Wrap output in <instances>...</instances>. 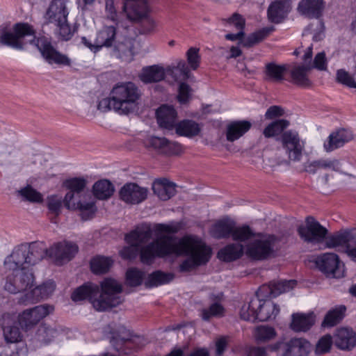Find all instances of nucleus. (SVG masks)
Instances as JSON below:
<instances>
[{"label":"nucleus","instance_id":"nucleus-42","mask_svg":"<svg viewBox=\"0 0 356 356\" xmlns=\"http://www.w3.org/2000/svg\"><path fill=\"white\" fill-rule=\"evenodd\" d=\"M290 122L285 119L277 120L272 122L263 131V134L266 138H273L282 134L284 131L289 126Z\"/></svg>","mask_w":356,"mask_h":356},{"label":"nucleus","instance_id":"nucleus-38","mask_svg":"<svg viewBox=\"0 0 356 356\" xmlns=\"http://www.w3.org/2000/svg\"><path fill=\"white\" fill-rule=\"evenodd\" d=\"M175 129L178 135L188 138L197 136L201 131L200 124L191 120H184L179 122L176 124Z\"/></svg>","mask_w":356,"mask_h":356},{"label":"nucleus","instance_id":"nucleus-16","mask_svg":"<svg viewBox=\"0 0 356 356\" xmlns=\"http://www.w3.org/2000/svg\"><path fill=\"white\" fill-rule=\"evenodd\" d=\"M18 321L15 314L4 313L0 318V326L3 336L7 343H17L23 340V334L17 325Z\"/></svg>","mask_w":356,"mask_h":356},{"label":"nucleus","instance_id":"nucleus-12","mask_svg":"<svg viewBox=\"0 0 356 356\" xmlns=\"http://www.w3.org/2000/svg\"><path fill=\"white\" fill-rule=\"evenodd\" d=\"M84 198L83 195L67 193L63 199V202L67 209L79 210L81 218L83 220H88L93 218L97 211V207L93 201L86 202L83 200Z\"/></svg>","mask_w":356,"mask_h":356},{"label":"nucleus","instance_id":"nucleus-3","mask_svg":"<svg viewBox=\"0 0 356 356\" xmlns=\"http://www.w3.org/2000/svg\"><path fill=\"white\" fill-rule=\"evenodd\" d=\"M101 292L98 285L87 283L78 287L72 294L73 301L88 299L95 310L104 312L116 307L123 301L122 288L115 280L106 278L101 282Z\"/></svg>","mask_w":356,"mask_h":356},{"label":"nucleus","instance_id":"nucleus-23","mask_svg":"<svg viewBox=\"0 0 356 356\" xmlns=\"http://www.w3.org/2000/svg\"><path fill=\"white\" fill-rule=\"evenodd\" d=\"M145 145L165 154H175L180 150L179 143L170 141L165 138L151 136L146 140Z\"/></svg>","mask_w":356,"mask_h":356},{"label":"nucleus","instance_id":"nucleus-34","mask_svg":"<svg viewBox=\"0 0 356 356\" xmlns=\"http://www.w3.org/2000/svg\"><path fill=\"white\" fill-rule=\"evenodd\" d=\"M165 76L163 67L159 65H152L144 67L140 74V79L145 83L159 82L164 79Z\"/></svg>","mask_w":356,"mask_h":356},{"label":"nucleus","instance_id":"nucleus-17","mask_svg":"<svg viewBox=\"0 0 356 356\" xmlns=\"http://www.w3.org/2000/svg\"><path fill=\"white\" fill-rule=\"evenodd\" d=\"M316 266L327 277L339 278L343 275L339 256L332 252H326L316 258Z\"/></svg>","mask_w":356,"mask_h":356},{"label":"nucleus","instance_id":"nucleus-60","mask_svg":"<svg viewBox=\"0 0 356 356\" xmlns=\"http://www.w3.org/2000/svg\"><path fill=\"white\" fill-rule=\"evenodd\" d=\"M15 147L10 144H3L0 149V165H11L12 156Z\"/></svg>","mask_w":356,"mask_h":356},{"label":"nucleus","instance_id":"nucleus-6","mask_svg":"<svg viewBox=\"0 0 356 356\" xmlns=\"http://www.w3.org/2000/svg\"><path fill=\"white\" fill-rule=\"evenodd\" d=\"M280 242V238L275 235H264L249 243L245 253L252 260H266L275 254Z\"/></svg>","mask_w":356,"mask_h":356},{"label":"nucleus","instance_id":"nucleus-55","mask_svg":"<svg viewBox=\"0 0 356 356\" xmlns=\"http://www.w3.org/2000/svg\"><path fill=\"white\" fill-rule=\"evenodd\" d=\"M56 333V331L54 328L49 327L45 325H42L38 328L36 334L38 341L48 343L55 337Z\"/></svg>","mask_w":356,"mask_h":356},{"label":"nucleus","instance_id":"nucleus-29","mask_svg":"<svg viewBox=\"0 0 356 356\" xmlns=\"http://www.w3.org/2000/svg\"><path fill=\"white\" fill-rule=\"evenodd\" d=\"M152 236L150 225L143 224L138 226L134 230L125 236V240L129 244H136L140 246L149 241Z\"/></svg>","mask_w":356,"mask_h":356},{"label":"nucleus","instance_id":"nucleus-52","mask_svg":"<svg viewBox=\"0 0 356 356\" xmlns=\"http://www.w3.org/2000/svg\"><path fill=\"white\" fill-rule=\"evenodd\" d=\"M276 335L275 329L267 325H260L255 328L254 336L259 342H266L273 339Z\"/></svg>","mask_w":356,"mask_h":356},{"label":"nucleus","instance_id":"nucleus-28","mask_svg":"<svg viewBox=\"0 0 356 356\" xmlns=\"http://www.w3.org/2000/svg\"><path fill=\"white\" fill-rule=\"evenodd\" d=\"M69 0H51L46 13L47 22H56L67 18L69 11L67 4Z\"/></svg>","mask_w":356,"mask_h":356},{"label":"nucleus","instance_id":"nucleus-64","mask_svg":"<svg viewBox=\"0 0 356 356\" xmlns=\"http://www.w3.org/2000/svg\"><path fill=\"white\" fill-rule=\"evenodd\" d=\"M317 161L319 170L325 169L339 171L340 169V162L337 159H319Z\"/></svg>","mask_w":356,"mask_h":356},{"label":"nucleus","instance_id":"nucleus-11","mask_svg":"<svg viewBox=\"0 0 356 356\" xmlns=\"http://www.w3.org/2000/svg\"><path fill=\"white\" fill-rule=\"evenodd\" d=\"M54 309L50 305H41L19 313L17 321L22 329L25 332L31 330L44 317L50 314Z\"/></svg>","mask_w":356,"mask_h":356},{"label":"nucleus","instance_id":"nucleus-63","mask_svg":"<svg viewBox=\"0 0 356 356\" xmlns=\"http://www.w3.org/2000/svg\"><path fill=\"white\" fill-rule=\"evenodd\" d=\"M227 24L234 26V27L239 30L243 31L245 26V19L243 17L238 13H234L230 17L223 19Z\"/></svg>","mask_w":356,"mask_h":356},{"label":"nucleus","instance_id":"nucleus-1","mask_svg":"<svg viewBox=\"0 0 356 356\" xmlns=\"http://www.w3.org/2000/svg\"><path fill=\"white\" fill-rule=\"evenodd\" d=\"M181 229L179 222L158 224L155 226L157 238L143 246L140 250V261L150 264L156 257L170 255L187 256L179 266L180 271L188 272L195 267L206 264L211 256V249L202 240L193 236H185L178 240L163 234H175Z\"/></svg>","mask_w":356,"mask_h":356},{"label":"nucleus","instance_id":"nucleus-9","mask_svg":"<svg viewBox=\"0 0 356 356\" xmlns=\"http://www.w3.org/2000/svg\"><path fill=\"white\" fill-rule=\"evenodd\" d=\"M277 140L280 143L288 155V160H282L277 163L278 165L289 164L290 161L297 162L301 160L305 149V144L301 140L297 131L293 130L285 131Z\"/></svg>","mask_w":356,"mask_h":356},{"label":"nucleus","instance_id":"nucleus-19","mask_svg":"<svg viewBox=\"0 0 356 356\" xmlns=\"http://www.w3.org/2000/svg\"><path fill=\"white\" fill-rule=\"evenodd\" d=\"M56 285L54 282L49 281L39 285L30 292L22 296L18 302L22 305H28L35 303L41 300L49 297L55 290Z\"/></svg>","mask_w":356,"mask_h":356},{"label":"nucleus","instance_id":"nucleus-30","mask_svg":"<svg viewBox=\"0 0 356 356\" xmlns=\"http://www.w3.org/2000/svg\"><path fill=\"white\" fill-rule=\"evenodd\" d=\"M296 284V281L293 280L271 282L268 286H263L259 292L265 293L271 298H275L282 293L289 291Z\"/></svg>","mask_w":356,"mask_h":356},{"label":"nucleus","instance_id":"nucleus-53","mask_svg":"<svg viewBox=\"0 0 356 356\" xmlns=\"http://www.w3.org/2000/svg\"><path fill=\"white\" fill-rule=\"evenodd\" d=\"M63 204V199L61 196L52 195L47 197V207L49 212L55 216L60 214Z\"/></svg>","mask_w":356,"mask_h":356},{"label":"nucleus","instance_id":"nucleus-31","mask_svg":"<svg viewBox=\"0 0 356 356\" xmlns=\"http://www.w3.org/2000/svg\"><path fill=\"white\" fill-rule=\"evenodd\" d=\"M156 117L160 127L171 129L175 125L177 112L171 106L162 105L156 111Z\"/></svg>","mask_w":356,"mask_h":356},{"label":"nucleus","instance_id":"nucleus-51","mask_svg":"<svg viewBox=\"0 0 356 356\" xmlns=\"http://www.w3.org/2000/svg\"><path fill=\"white\" fill-rule=\"evenodd\" d=\"M87 184V179L83 177L71 178L65 180L64 182L65 186L70 190L68 193H74L77 195H83L81 193Z\"/></svg>","mask_w":356,"mask_h":356},{"label":"nucleus","instance_id":"nucleus-7","mask_svg":"<svg viewBox=\"0 0 356 356\" xmlns=\"http://www.w3.org/2000/svg\"><path fill=\"white\" fill-rule=\"evenodd\" d=\"M122 11L127 19L132 22H143L146 31H151L156 26L154 19L150 16V8L147 0H124Z\"/></svg>","mask_w":356,"mask_h":356},{"label":"nucleus","instance_id":"nucleus-44","mask_svg":"<svg viewBox=\"0 0 356 356\" xmlns=\"http://www.w3.org/2000/svg\"><path fill=\"white\" fill-rule=\"evenodd\" d=\"M168 71L175 81H186L191 77V72L186 62L180 60L176 65L170 66Z\"/></svg>","mask_w":356,"mask_h":356},{"label":"nucleus","instance_id":"nucleus-50","mask_svg":"<svg viewBox=\"0 0 356 356\" xmlns=\"http://www.w3.org/2000/svg\"><path fill=\"white\" fill-rule=\"evenodd\" d=\"M17 194L22 197L23 200L32 203H41L43 201V195L30 185L17 191Z\"/></svg>","mask_w":356,"mask_h":356},{"label":"nucleus","instance_id":"nucleus-20","mask_svg":"<svg viewBox=\"0 0 356 356\" xmlns=\"http://www.w3.org/2000/svg\"><path fill=\"white\" fill-rule=\"evenodd\" d=\"M252 307L257 308V320L266 321L275 319L280 312V307L270 300L252 298Z\"/></svg>","mask_w":356,"mask_h":356},{"label":"nucleus","instance_id":"nucleus-33","mask_svg":"<svg viewBox=\"0 0 356 356\" xmlns=\"http://www.w3.org/2000/svg\"><path fill=\"white\" fill-rule=\"evenodd\" d=\"M245 250L241 243H230L220 249L218 257L224 261L229 262L242 257Z\"/></svg>","mask_w":356,"mask_h":356},{"label":"nucleus","instance_id":"nucleus-62","mask_svg":"<svg viewBox=\"0 0 356 356\" xmlns=\"http://www.w3.org/2000/svg\"><path fill=\"white\" fill-rule=\"evenodd\" d=\"M327 64V60L326 58L325 53L324 51H321L315 56L313 62L309 63L308 65H310L312 69L316 68L320 71H326Z\"/></svg>","mask_w":356,"mask_h":356},{"label":"nucleus","instance_id":"nucleus-61","mask_svg":"<svg viewBox=\"0 0 356 356\" xmlns=\"http://www.w3.org/2000/svg\"><path fill=\"white\" fill-rule=\"evenodd\" d=\"M199 49L191 47L186 52L187 61L191 68L195 70L198 68L200 62Z\"/></svg>","mask_w":356,"mask_h":356},{"label":"nucleus","instance_id":"nucleus-27","mask_svg":"<svg viewBox=\"0 0 356 356\" xmlns=\"http://www.w3.org/2000/svg\"><path fill=\"white\" fill-rule=\"evenodd\" d=\"M323 0H301L298 4L299 13L308 18H319L324 10Z\"/></svg>","mask_w":356,"mask_h":356},{"label":"nucleus","instance_id":"nucleus-21","mask_svg":"<svg viewBox=\"0 0 356 356\" xmlns=\"http://www.w3.org/2000/svg\"><path fill=\"white\" fill-rule=\"evenodd\" d=\"M291 10L290 0H275L268 8V18L271 22L279 24L284 21Z\"/></svg>","mask_w":356,"mask_h":356},{"label":"nucleus","instance_id":"nucleus-10","mask_svg":"<svg viewBox=\"0 0 356 356\" xmlns=\"http://www.w3.org/2000/svg\"><path fill=\"white\" fill-rule=\"evenodd\" d=\"M8 270L10 273L6 277L4 289L10 293L16 294L33 286L35 277L31 269L17 268Z\"/></svg>","mask_w":356,"mask_h":356},{"label":"nucleus","instance_id":"nucleus-39","mask_svg":"<svg viewBox=\"0 0 356 356\" xmlns=\"http://www.w3.org/2000/svg\"><path fill=\"white\" fill-rule=\"evenodd\" d=\"M115 188L113 184L107 179H102L95 183L92 187L94 196L99 200H107L110 198Z\"/></svg>","mask_w":356,"mask_h":356},{"label":"nucleus","instance_id":"nucleus-56","mask_svg":"<svg viewBox=\"0 0 356 356\" xmlns=\"http://www.w3.org/2000/svg\"><path fill=\"white\" fill-rule=\"evenodd\" d=\"M334 343V339L330 334L322 337L316 345L315 352L318 355L328 353Z\"/></svg>","mask_w":356,"mask_h":356},{"label":"nucleus","instance_id":"nucleus-59","mask_svg":"<svg viewBox=\"0 0 356 356\" xmlns=\"http://www.w3.org/2000/svg\"><path fill=\"white\" fill-rule=\"evenodd\" d=\"M336 80L349 88H356V81L354 78L345 70L340 69L337 71Z\"/></svg>","mask_w":356,"mask_h":356},{"label":"nucleus","instance_id":"nucleus-49","mask_svg":"<svg viewBox=\"0 0 356 356\" xmlns=\"http://www.w3.org/2000/svg\"><path fill=\"white\" fill-rule=\"evenodd\" d=\"M56 20V22H49V24H53L56 26V33L62 40L67 41L72 38L74 35V31L70 27L67 22V18L62 19L60 22Z\"/></svg>","mask_w":356,"mask_h":356},{"label":"nucleus","instance_id":"nucleus-40","mask_svg":"<svg viewBox=\"0 0 356 356\" xmlns=\"http://www.w3.org/2000/svg\"><path fill=\"white\" fill-rule=\"evenodd\" d=\"M287 68L284 65H277L275 63L266 64L264 73L266 79L273 82H281L284 80Z\"/></svg>","mask_w":356,"mask_h":356},{"label":"nucleus","instance_id":"nucleus-4","mask_svg":"<svg viewBox=\"0 0 356 356\" xmlns=\"http://www.w3.org/2000/svg\"><path fill=\"white\" fill-rule=\"evenodd\" d=\"M141 95L135 83H123L113 88L109 97L100 100L97 108L102 112L113 109L120 114H129L137 108Z\"/></svg>","mask_w":356,"mask_h":356},{"label":"nucleus","instance_id":"nucleus-35","mask_svg":"<svg viewBox=\"0 0 356 356\" xmlns=\"http://www.w3.org/2000/svg\"><path fill=\"white\" fill-rule=\"evenodd\" d=\"M116 29L113 26H104L100 30L95 40V50H100L103 47H111L115 38Z\"/></svg>","mask_w":356,"mask_h":356},{"label":"nucleus","instance_id":"nucleus-26","mask_svg":"<svg viewBox=\"0 0 356 356\" xmlns=\"http://www.w3.org/2000/svg\"><path fill=\"white\" fill-rule=\"evenodd\" d=\"M311 70L312 67L310 65H294L290 72L291 82L301 88H312L313 83L309 78V73Z\"/></svg>","mask_w":356,"mask_h":356},{"label":"nucleus","instance_id":"nucleus-32","mask_svg":"<svg viewBox=\"0 0 356 356\" xmlns=\"http://www.w3.org/2000/svg\"><path fill=\"white\" fill-rule=\"evenodd\" d=\"M176 185L167 179L156 180L152 186V189L158 197L163 201L168 200L176 193Z\"/></svg>","mask_w":356,"mask_h":356},{"label":"nucleus","instance_id":"nucleus-58","mask_svg":"<svg viewBox=\"0 0 356 356\" xmlns=\"http://www.w3.org/2000/svg\"><path fill=\"white\" fill-rule=\"evenodd\" d=\"M143 273L136 268L127 270L126 273L127 283L131 286H137L141 284L143 279Z\"/></svg>","mask_w":356,"mask_h":356},{"label":"nucleus","instance_id":"nucleus-15","mask_svg":"<svg viewBox=\"0 0 356 356\" xmlns=\"http://www.w3.org/2000/svg\"><path fill=\"white\" fill-rule=\"evenodd\" d=\"M274 348L282 356H308L311 351V343L303 338H293L286 342H280Z\"/></svg>","mask_w":356,"mask_h":356},{"label":"nucleus","instance_id":"nucleus-48","mask_svg":"<svg viewBox=\"0 0 356 356\" xmlns=\"http://www.w3.org/2000/svg\"><path fill=\"white\" fill-rule=\"evenodd\" d=\"M273 31L274 28L271 26L266 27L255 31L248 35L243 41H242V44L246 47H252L253 45L262 41Z\"/></svg>","mask_w":356,"mask_h":356},{"label":"nucleus","instance_id":"nucleus-8","mask_svg":"<svg viewBox=\"0 0 356 356\" xmlns=\"http://www.w3.org/2000/svg\"><path fill=\"white\" fill-rule=\"evenodd\" d=\"M325 245L330 249L341 248L350 260L356 262V228L341 229L327 237Z\"/></svg>","mask_w":356,"mask_h":356},{"label":"nucleus","instance_id":"nucleus-13","mask_svg":"<svg viewBox=\"0 0 356 356\" xmlns=\"http://www.w3.org/2000/svg\"><path fill=\"white\" fill-rule=\"evenodd\" d=\"M305 222V225H300L298 228V233L304 241L318 243L325 238L328 233L327 229L314 218L312 216L307 217Z\"/></svg>","mask_w":356,"mask_h":356},{"label":"nucleus","instance_id":"nucleus-25","mask_svg":"<svg viewBox=\"0 0 356 356\" xmlns=\"http://www.w3.org/2000/svg\"><path fill=\"white\" fill-rule=\"evenodd\" d=\"M252 127L248 120H234L226 126L225 136L229 142H234L243 136Z\"/></svg>","mask_w":356,"mask_h":356},{"label":"nucleus","instance_id":"nucleus-24","mask_svg":"<svg viewBox=\"0 0 356 356\" xmlns=\"http://www.w3.org/2000/svg\"><path fill=\"white\" fill-rule=\"evenodd\" d=\"M353 139V134L350 131L341 129L329 136L327 140L324 143V148L327 152H330L343 146Z\"/></svg>","mask_w":356,"mask_h":356},{"label":"nucleus","instance_id":"nucleus-37","mask_svg":"<svg viewBox=\"0 0 356 356\" xmlns=\"http://www.w3.org/2000/svg\"><path fill=\"white\" fill-rule=\"evenodd\" d=\"M346 312L345 305H337L330 309L322 322L324 327H331L339 323L344 318Z\"/></svg>","mask_w":356,"mask_h":356},{"label":"nucleus","instance_id":"nucleus-46","mask_svg":"<svg viewBox=\"0 0 356 356\" xmlns=\"http://www.w3.org/2000/svg\"><path fill=\"white\" fill-rule=\"evenodd\" d=\"M313 325L311 316L302 314H293L291 328L296 332H305Z\"/></svg>","mask_w":356,"mask_h":356},{"label":"nucleus","instance_id":"nucleus-18","mask_svg":"<svg viewBox=\"0 0 356 356\" xmlns=\"http://www.w3.org/2000/svg\"><path fill=\"white\" fill-rule=\"evenodd\" d=\"M147 188L135 183H128L120 188L119 196L120 200L127 204H137L147 198Z\"/></svg>","mask_w":356,"mask_h":356},{"label":"nucleus","instance_id":"nucleus-2","mask_svg":"<svg viewBox=\"0 0 356 356\" xmlns=\"http://www.w3.org/2000/svg\"><path fill=\"white\" fill-rule=\"evenodd\" d=\"M0 42L17 50H23L27 43L35 45L44 60L49 64L70 65V58L58 52L49 40L44 37L36 38L33 26L28 23H17L13 31H5L0 35Z\"/></svg>","mask_w":356,"mask_h":356},{"label":"nucleus","instance_id":"nucleus-45","mask_svg":"<svg viewBox=\"0 0 356 356\" xmlns=\"http://www.w3.org/2000/svg\"><path fill=\"white\" fill-rule=\"evenodd\" d=\"M174 275L172 273L156 270L149 275L145 282V286L147 287H154L165 284L172 281Z\"/></svg>","mask_w":356,"mask_h":356},{"label":"nucleus","instance_id":"nucleus-47","mask_svg":"<svg viewBox=\"0 0 356 356\" xmlns=\"http://www.w3.org/2000/svg\"><path fill=\"white\" fill-rule=\"evenodd\" d=\"M113 54L116 57L125 61H130L133 57L132 44L130 40L118 42L113 48Z\"/></svg>","mask_w":356,"mask_h":356},{"label":"nucleus","instance_id":"nucleus-5","mask_svg":"<svg viewBox=\"0 0 356 356\" xmlns=\"http://www.w3.org/2000/svg\"><path fill=\"white\" fill-rule=\"evenodd\" d=\"M46 245L42 241L22 243L14 248L3 261L6 270L30 269L45 258Z\"/></svg>","mask_w":356,"mask_h":356},{"label":"nucleus","instance_id":"nucleus-41","mask_svg":"<svg viewBox=\"0 0 356 356\" xmlns=\"http://www.w3.org/2000/svg\"><path fill=\"white\" fill-rule=\"evenodd\" d=\"M113 264L110 257L97 256L90 261L91 270L97 275L106 273Z\"/></svg>","mask_w":356,"mask_h":356},{"label":"nucleus","instance_id":"nucleus-54","mask_svg":"<svg viewBox=\"0 0 356 356\" xmlns=\"http://www.w3.org/2000/svg\"><path fill=\"white\" fill-rule=\"evenodd\" d=\"M224 307L218 302L212 304L208 309H204L202 312V317L204 321L209 320L213 316H222L224 314Z\"/></svg>","mask_w":356,"mask_h":356},{"label":"nucleus","instance_id":"nucleus-14","mask_svg":"<svg viewBox=\"0 0 356 356\" xmlns=\"http://www.w3.org/2000/svg\"><path fill=\"white\" fill-rule=\"evenodd\" d=\"M78 250L79 247L76 243L63 241L54 243L49 248L46 247L45 257L53 258L58 264L60 265L70 261Z\"/></svg>","mask_w":356,"mask_h":356},{"label":"nucleus","instance_id":"nucleus-43","mask_svg":"<svg viewBox=\"0 0 356 356\" xmlns=\"http://www.w3.org/2000/svg\"><path fill=\"white\" fill-rule=\"evenodd\" d=\"M255 236L254 232L250 226L243 225L237 226L234 222L231 238L233 241L238 242V243H245Z\"/></svg>","mask_w":356,"mask_h":356},{"label":"nucleus","instance_id":"nucleus-22","mask_svg":"<svg viewBox=\"0 0 356 356\" xmlns=\"http://www.w3.org/2000/svg\"><path fill=\"white\" fill-rule=\"evenodd\" d=\"M334 344L342 350H350L356 346V334L350 328L341 327L334 334Z\"/></svg>","mask_w":356,"mask_h":356},{"label":"nucleus","instance_id":"nucleus-36","mask_svg":"<svg viewBox=\"0 0 356 356\" xmlns=\"http://www.w3.org/2000/svg\"><path fill=\"white\" fill-rule=\"evenodd\" d=\"M234 221L229 219H224L216 222L211 229L213 237L220 239L231 237Z\"/></svg>","mask_w":356,"mask_h":356},{"label":"nucleus","instance_id":"nucleus-57","mask_svg":"<svg viewBox=\"0 0 356 356\" xmlns=\"http://www.w3.org/2000/svg\"><path fill=\"white\" fill-rule=\"evenodd\" d=\"M257 308L252 309V299L248 303L244 304L240 311V316L242 319L247 321L254 322L257 320Z\"/></svg>","mask_w":356,"mask_h":356}]
</instances>
